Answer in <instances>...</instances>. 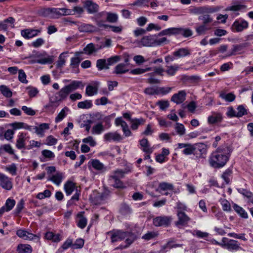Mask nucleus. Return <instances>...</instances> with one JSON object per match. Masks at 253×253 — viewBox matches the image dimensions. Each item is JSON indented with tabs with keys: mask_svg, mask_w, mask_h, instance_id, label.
Masks as SVG:
<instances>
[{
	"mask_svg": "<svg viewBox=\"0 0 253 253\" xmlns=\"http://www.w3.org/2000/svg\"><path fill=\"white\" fill-rule=\"evenodd\" d=\"M194 155H198L199 157H202L203 154L206 153V146L204 144H199L194 145Z\"/></svg>",
	"mask_w": 253,
	"mask_h": 253,
	"instance_id": "obj_31",
	"label": "nucleus"
},
{
	"mask_svg": "<svg viewBox=\"0 0 253 253\" xmlns=\"http://www.w3.org/2000/svg\"><path fill=\"white\" fill-rule=\"evenodd\" d=\"M247 46V43H243L240 44H235L231 50L230 52L228 54V56L235 55L237 54H241L242 53V50L244 48Z\"/></svg>",
	"mask_w": 253,
	"mask_h": 253,
	"instance_id": "obj_23",
	"label": "nucleus"
},
{
	"mask_svg": "<svg viewBox=\"0 0 253 253\" xmlns=\"http://www.w3.org/2000/svg\"><path fill=\"white\" fill-rule=\"evenodd\" d=\"M75 184L71 181H67L64 184V188L67 196L70 195L74 191Z\"/></svg>",
	"mask_w": 253,
	"mask_h": 253,
	"instance_id": "obj_32",
	"label": "nucleus"
},
{
	"mask_svg": "<svg viewBox=\"0 0 253 253\" xmlns=\"http://www.w3.org/2000/svg\"><path fill=\"white\" fill-rule=\"evenodd\" d=\"M42 155L45 159L48 160H52L55 157V155L51 151L44 149L42 151Z\"/></svg>",
	"mask_w": 253,
	"mask_h": 253,
	"instance_id": "obj_53",
	"label": "nucleus"
},
{
	"mask_svg": "<svg viewBox=\"0 0 253 253\" xmlns=\"http://www.w3.org/2000/svg\"><path fill=\"white\" fill-rule=\"evenodd\" d=\"M159 188L163 191L165 190H171L173 189V186L172 184L163 182H161L159 184Z\"/></svg>",
	"mask_w": 253,
	"mask_h": 253,
	"instance_id": "obj_54",
	"label": "nucleus"
},
{
	"mask_svg": "<svg viewBox=\"0 0 253 253\" xmlns=\"http://www.w3.org/2000/svg\"><path fill=\"white\" fill-rule=\"evenodd\" d=\"M232 150L228 146H221L216 148L209 158L210 166L215 169L224 167L229 161Z\"/></svg>",
	"mask_w": 253,
	"mask_h": 253,
	"instance_id": "obj_1",
	"label": "nucleus"
},
{
	"mask_svg": "<svg viewBox=\"0 0 253 253\" xmlns=\"http://www.w3.org/2000/svg\"><path fill=\"white\" fill-rule=\"evenodd\" d=\"M0 90L1 93L6 97H10L12 95V93L9 88L4 85L0 86Z\"/></svg>",
	"mask_w": 253,
	"mask_h": 253,
	"instance_id": "obj_55",
	"label": "nucleus"
},
{
	"mask_svg": "<svg viewBox=\"0 0 253 253\" xmlns=\"http://www.w3.org/2000/svg\"><path fill=\"white\" fill-rule=\"evenodd\" d=\"M71 247L73 249V240L72 239L68 238L63 243L61 248L59 250L62 249L65 250L68 249L69 248Z\"/></svg>",
	"mask_w": 253,
	"mask_h": 253,
	"instance_id": "obj_58",
	"label": "nucleus"
},
{
	"mask_svg": "<svg viewBox=\"0 0 253 253\" xmlns=\"http://www.w3.org/2000/svg\"><path fill=\"white\" fill-rule=\"evenodd\" d=\"M40 32L41 30H40L27 29L22 30L21 34L25 39H29L37 36Z\"/></svg>",
	"mask_w": 253,
	"mask_h": 253,
	"instance_id": "obj_20",
	"label": "nucleus"
},
{
	"mask_svg": "<svg viewBox=\"0 0 253 253\" xmlns=\"http://www.w3.org/2000/svg\"><path fill=\"white\" fill-rule=\"evenodd\" d=\"M66 110H68V108L66 107L62 109L61 111L59 113V114L55 119V122L56 123H59L62 121L63 119L66 116L67 114L65 112Z\"/></svg>",
	"mask_w": 253,
	"mask_h": 253,
	"instance_id": "obj_52",
	"label": "nucleus"
},
{
	"mask_svg": "<svg viewBox=\"0 0 253 253\" xmlns=\"http://www.w3.org/2000/svg\"><path fill=\"white\" fill-rule=\"evenodd\" d=\"M232 169L228 168L226 169L221 175V178L224 180L226 184H228L230 183L232 178Z\"/></svg>",
	"mask_w": 253,
	"mask_h": 253,
	"instance_id": "obj_30",
	"label": "nucleus"
},
{
	"mask_svg": "<svg viewBox=\"0 0 253 253\" xmlns=\"http://www.w3.org/2000/svg\"><path fill=\"white\" fill-rule=\"evenodd\" d=\"M92 106V101L90 100H85L84 101L79 102L78 104V107L80 109H89Z\"/></svg>",
	"mask_w": 253,
	"mask_h": 253,
	"instance_id": "obj_50",
	"label": "nucleus"
},
{
	"mask_svg": "<svg viewBox=\"0 0 253 253\" xmlns=\"http://www.w3.org/2000/svg\"><path fill=\"white\" fill-rule=\"evenodd\" d=\"M177 220L175 222V225L179 228L187 226L191 218L185 212H177Z\"/></svg>",
	"mask_w": 253,
	"mask_h": 253,
	"instance_id": "obj_8",
	"label": "nucleus"
},
{
	"mask_svg": "<svg viewBox=\"0 0 253 253\" xmlns=\"http://www.w3.org/2000/svg\"><path fill=\"white\" fill-rule=\"evenodd\" d=\"M194 145L189 144L188 146L182 150V153L185 155H194Z\"/></svg>",
	"mask_w": 253,
	"mask_h": 253,
	"instance_id": "obj_62",
	"label": "nucleus"
},
{
	"mask_svg": "<svg viewBox=\"0 0 253 253\" xmlns=\"http://www.w3.org/2000/svg\"><path fill=\"white\" fill-rule=\"evenodd\" d=\"M219 96L226 101L229 102L234 101L236 98V95L233 92L228 93L222 92L220 94Z\"/></svg>",
	"mask_w": 253,
	"mask_h": 253,
	"instance_id": "obj_40",
	"label": "nucleus"
},
{
	"mask_svg": "<svg viewBox=\"0 0 253 253\" xmlns=\"http://www.w3.org/2000/svg\"><path fill=\"white\" fill-rule=\"evenodd\" d=\"M204 7H193L189 9L190 13L194 14H202L205 12Z\"/></svg>",
	"mask_w": 253,
	"mask_h": 253,
	"instance_id": "obj_61",
	"label": "nucleus"
},
{
	"mask_svg": "<svg viewBox=\"0 0 253 253\" xmlns=\"http://www.w3.org/2000/svg\"><path fill=\"white\" fill-rule=\"evenodd\" d=\"M176 36V27H171L166 29L159 32L157 36L161 37L163 36Z\"/></svg>",
	"mask_w": 253,
	"mask_h": 253,
	"instance_id": "obj_28",
	"label": "nucleus"
},
{
	"mask_svg": "<svg viewBox=\"0 0 253 253\" xmlns=\"http://www.w3.org/2000/svg\"><path fill=\"white\" fill-rule=\"evenodd\" d=\"M173 55L177 58H179L190 55V51L187 48H181L174 51Z\"/></svg>",
	"mask_w": 253,
	"mask_h": 253,
	"instance_id": "obj_26",
	"label": "nucleus"
},
{
	"mask_svg": "<svg viewBox=\"0 0 253 253\" xmlns=\"http://www.w3.org/2000/svg\"><path fill=\"white\" fill-rule=\"evenodd\" d=\"M96 67L99 71L109 69V67L107 65L106 60L105 59H98L96 61Z\"/></svg>",
	"mask_w": 253,
	"mask_h": 253,
	"instance_id": "obj_45",
	"label": "nucleus"
},
{
	"mask_svg": "<svg viewBox=\"0 0 253 253\" xmlns=\"http://www.w3.org/2000/svg\"><path fill=\"white\" fill-rule=\"evenodd\" d=\"M210 27H208L205 25H202L196 28V32L198 35H204L206 31L210 30Z\"/></svg>",
	"mask_w": 253,
	"mask_h": 253,
	"instance_id": "obj_57",
	"label": "nucleus"
},
{
	"mask_svg": "<svg viewBox=\"0 0 253 253\" xmlns=\"http://www.w3.org/2000/svg\"><path fill=\"white\" fill-rule=\"evenodd\" d=\"M97 26L104 30H107L108 28H110L112 32L115 33H121L123 30V26L121 25L116 26L105 23H102L99 21L97 22Z\"/></svg>",
	"mask_w": 253,
	"mask_h": 253,
	"instance_id": "obj_16",
	"label": "nucleus"
},
{
	"mask_svg": "<svg viewBox=\"0 0 253 253\" xmlns=\"http://www.w3.org/2000/svg\"><path fill=\"white\" fill-rule=\"evenodd\" d=\"M172 217L168 216H159L153 219V223L156 227H168L170 225Z\"/></svg>",
	"mask_w": 253,
	"mask_h": 253,
	"instance_id": "obj_10",
	"label": "nucleus"
},
{
	"mask_svg": "<svg viewBox=\"0 0 253 253\" xmlns=\"http://www.w3.org/2000/svg\"><path fill=\"white\" fill-rule=\"evenodd\" d=\"M223 120V116L221 113L212 112L211 115L208 118V122L210 125L221 123Z\"/></svg>",
	"mask_w": 253,
	"mask_h": 253,
	"instance_id": "obj_17",
	"label": "nucleus"
},
{
	"mask_svg": "<svg viewBox=\"0 0 253 253\" xmlns=\"http://www.w3.org/2000/svg\"><path fill=\"white\" fill-rule=\"evenodd\" d=\"M94 84H96V86L88 85L86 86L85 93L87 95L91 96L97 94L98 90L97 85L99 83V82H96Z\"/></svg>",
	"mask_w": 253,
	"mask_h": 253,
	"instance_id": "obj_33",
	"label": "nucleus"
},
{
	"mask_svg": "<svg viewBox=\"0 0 253 253\" xmlns=\"http://www.w3.org/2000/svg\"><path fill=\"white\" fill-rule=\"evenodd\" d=\"M26 133L20 132L17 136L16 143V147L18 149L25 148V141L26 139Z\"/></svg>",
	"mask_w": 253,
	"mask_h": 253,
	"instance_id": "obj_22",
	"label": "nucleus"
},
{
	"mask_svg": "<svg viewBox=\"0 0 253 253\" xmlns=\"http://www.w3.org/2000/svg\"><path fill=\"white\" fill-rule=\"evenodd\" d=\"M6 152L10 155H14V150L10 144H4L0 147V154Z\"/></svg>",
	"mask_w": 253,
	"mask_h": 253,
	"instance_id": "obj_48",
	"label": "nucleus"
},
{
	"mask_svg": "<svg viewBox=\"0 0 253 253\" xmlns=\"http://www.w3.org/2000/svg\"><path fill=\"white\" fill-rule=\"evenodd\" d=\"M38 13L41 16L50 18V7L41 8L38 10Z\"/></svg>",
	"mask_w": 253,
	"mask_h": 253,
	"instance_id": "obj_51",
	"label": "nucleus"
},
{
	"mask_svg": "<svg viewBox=\"0 0 253 253\" xmlns=\"http://www.w3.org/2000/svg\"><path fill=\"white\" fill-rule=\"evenodd\" d=\"M16 235L19 238L24 240H32L37 237V236L23 229H18L16 231Z\"/></svg>",
	"mask_w": 253,
	"mask_h": 253,
	"instance_id": "obj_19",
	"label": "nucleus"
},
{
	"mask_svg": "<svg viewBox=\"0 0 253 253\" xmlns=\"http://www.w3.org/2000/svg\"><path fill=\"white\" fill-rule=\"evenodd\" d=\"M67 21L69 22L71 25L72 24L77 25L78 26L79 31L81 32L92 33L97 31V28L92 24L85 23H82L80 24L79 22L72 21L70 20H67Z\"/></svg>",
	"mask_w": 253,
	"mask_h": 253,
	"instance_id": "obj_9",
	"label": "nucleus"
},
{
	"mask_svg": "<svg viewBox=\"0 0 253 253\" xmlns=\"http://www.w3.org/2000/svg\"><path fill=\"white\" fill-rule=\"evenodd\" d=\"M186 93L185 90H180L174 94L171 97V101L176 104L182 103L186 99Z\"/></svg>",
	"mask_w": 253,
	"mask_h": 253,
	"instance_id": "obj_14",
	"label": "nucleus"
},
{
	"mask_svg": "<svg viewBox=\"0 0 253 253\" xmlns=\"http://www.w3.org/2000/svg\"><path fill=\"white\" fill-rule=\"evenodd\" d=\"M118 15L117 13L106 11L96 13L94 17V20L97 25L98 21L102 23H105V22L115 23L118 22Z\"/></svg>",
	"mask_w": 253,
	"mask_h": 253,
	"instance_id": "obj_4",
	"label": "nucleus"
},
{
	"mask_svg": "<svg viewBox=\"0 0 253 253\" xmlns=\"http://www.w3.org/2000/svg\"><path fill=\"white\" fill-rule=\"evenodd\" d=\"M71 13V10L65 8H50L51 18H58L63 15H70Z\"/></svg>",
	"mask_w": 253,
	"mask_h": 253,
	"instance_id": "obj_12",
	"label": "nucleus"
},
{
	"mask_svg": "<svg viewBox=\"0 0 253 253\" xmlns=\"http://www.w3.org/2000/svg\"><path fill=\"white\" fill-rule=\"evenodd\" d=\"M128 234L127 235L126 237V239L125 243L126 244V245L123 246L121 245L120 248V249H125L129 247L135 240V236L132 232H128Z\"/></svg>",
	"mask_w": 253,
	"mask_h": 253,
	"instance_id": "obj_34",
	"label": "nucleus"
},
{
	"mask_svg": "<svg viewBox=\"0 0 253 253\" xmlns=\"http://www.w3.org/2000/svg\"><path fill=\"white\" fill-rule=\"evenodd\" d=\"M63 176L61 173H57L48 179V180L52 181L57 185H59L62 180Z\"/></svg>",
	"mask_w": 253,
	"mask_h": 253,
	"instance_id": "obj_44",
	"label": "nucleus"
},
{
	"mask_svg": "<svg viewBox=\"0 0 253 253\" xmlns=\"http://www.w3.org/2000/svg\"><path fill=\"white\" fill-rule=\"evenodd\" d=\"M120 60V57L118 55H115L114 56H112L109 58H108L106 60L107 65L109 67L110 66H111L116 63L119 61Z\"/></svg>",
	"mask_w": 253,
	"mask_h": 253,
	"instance_id": "obj_64",
	"label": "nucleus"
},
{
	"mask_svg": "<svg viewBox=\"0 0 253 253\" xmlns=\"http://www.w3.org/2000/svg\"><path fill=\"white\" fill-rule=\"evenodd\" d=\"M0 186L6 190H10L12 188L11 179L3 173H0Z\"/></svg>",
	"mask_w": 253,
	"mask_h": 253,
	"instance_id": "obj_13",
	"label": "nucleus"
},
{
	"mask_svg": "<svg viewBox=\"0 0 253 253\" xmlns=\"http://www.w3.org/2000/svg\"><path fill=\"white\" fill-rule=\"evenodd\" d=\"M153 70V68L150 67H147L145 68H138L131 70L129 73L132 75H140L148 71H151Z\"/></svg>",
	"mask_w": 253,
	"mask_h": 253,
	"instance_id": "obj_41",
	"label": "nucleus"
},
{
	"mask_svg": "<svg viewBox=\"0 0 253 253\" xmlns=\"http://www.w3.org/2000/svg\"><path fill=\"white\" fill-rule=\"evenodd\" d=\"M77 217L79 218L77 222V226L81 229L84 228L87 224V218L83 215L82 212L79 213L77 214Z\"/></svg>",
	"mask_w": 253,
	"mask_h": 253,
	"instance_id": "obj_38",
	"label": "nucleus"
},
{
	"mask_svg": "<svg viewBox=\"0 0 253 253\" xmlns=\"http://www.w3.org/2000/svg\"><path fill=\"white\" fill-rule=\"evenodd\" d=\"M218 244L222 248L231 252L237 251L242 249L240 247V244L237 241L229 239L225 237L222 239L221 244Z\"/></svg>",
	"mask_w": 253,
	"mask_h": 253,
	"instance_id": "obj_5",
	"label": "nucleus"
},
{
	"mask_svg": "<svg viewBox=\"0 0 253 253\" xmlns=\"http://www.w3.org/2000/svg\"><path fill=\"white\" fill-rule=\"evenodd\" d=\"M129 70L126 68V65L124 63H120L117 65L113 72L116 74H122L128 72Z\"/></svg>",
	"mask_w": 253,
	"mask_h": 253,
	"instance_id": "obj_37",
	"label": "nucleus"
},
{
	"mask_svg": "<svg viewBox=\"0 0 253 253\" xmlns=\"http://www.w3.org/2000/svg\"><path fill=\"white\" fill-rule=\"evenodd\" d=\"M178 69L179 66L176 64L171 66H167V69L166 70L165 72L168 75L172 76L175 74Z\"/></svg>",
	"mask_w": 253,
	"mask_h": 253,
	"instance_id": "obj_47",
	"label": "nucleus"
},
{
	"mask_svg": "<svg viewBox=\"0 0 253 253\" xmlns=\"http://www.w3.org/2000/svg\"><path fill=\"white\" fill-rule=\"evenodd\" d=\"M157 35H149L143 37L140 41L141 44L145 46H155V38Z\"/></svg>",
	"mask_w": 253,
	"mask_h": 253,
	"instance_id": "obj_15",
	"label": "nucleus"
},
{
	"mask_svg": "<svg viewBox=\"0 0 253 253\" xmlns=\"http://www.w3.org/2000/svg\"><path fill=\"white\" fill-rule=\"evenodd\" d=\"M82 84L81 81H73L71 84L64 86L57 93L58 96L55 97V102L62 101L66 99L71 92L79 88Z\"/></svg>",
	"mask_w": 253,
	"mask_h": 253,
	"instance_id": "obj_3",
	"label": "nucleus"
},
{
	"mask_svg": "<svg viewBox=\"0 0 253 253\" xmlns=\"http://www.w3.org/2000/svg\"><path fill=\"white\" fill-rule=\"evenodd\" d=\"M145 122V120L142 118H133L132 120H131L130 127L133 130H136L140 126L144 125Z\"/></svg>",
	"mask_w": 253,
	"mask_h": 253,
	"instance_id": "obj_24",
	"label": "nucleus"
},
{
	"mask_svg": "<svg viewBox=\"0 0 253 253\" xmlns=\"http://www.w3.org/2000/svg\"><path fill=\"white\" fill-rule=\"evenodd\" d=\"M234 211L242 218H248V215L245 210L241 207L236 204H234L233 206Z\"/></svg>",
	"mask_w": 253,
	"mask_h": 253,
	"instance_id": "obj_35",
	"label": "nucleus"
},
{
	"mask_svg": "<svg viewBox=\"0 0 253 253\" xmlns=\"http://www.w3.org/2000/svg\"><path fill=\"white\" fill-rule=\"evenodd\" d=\"M130 172L129 168H126L124 169H117L114 170L109 176V181L112 183L111 186L117 189H125L126 186L124 182L121 180L126 174Z\"/></svg>",
	"mask_w": 253,
	"mask_h": 253,
	"instance_id": "obj_2",
	"label": "nucleus"
},
{
	"mask_svg": "<svg viewBox=\"0 0 253 253\" xmlns=\"http://www.w3.org/2000/svg\"><path fill=\"white\" fill-rule=\"evenodd\" d=\"M15 205V201L13 199L8 198L6 200L4 206L0 209V215H2L5 211H11Z\"/></svg>",
	"mask_w": 253,
	"mask_h": 253,
	"instance_id": "obj_21",
	"label": "nucleus"
},
{
	"mask_svg": "<svg viewBox=\"0 0 253 253\" xmlns=\"http://www.w3.org/2000/svg\"><path fill=\"white\" fill-rule=\"evenodd\" d=\"M248 27V22L243 18L236 19L231 26L232 30L234 32H241Z\"/></svg>",
	"mask_w": 253,
	"mask_h": 253,
	"instance_id": "obj_7",
	"label": "nucleus"
},
{
	"mask_svg": "<svg viewBox=\"0 0 253 253\" xmlns=\"http://www.w3.org/2000/svg\"><path fill=\"white\" fill-rule=\"evenodd\" d=\"M128 234V231H124L121 230H113L107 232V234L111 236L112 243L124 240Z\"/></svg>",
	"mask_w": 253,
	"mask_h": 253,
	"instance_id": "obj_6",
	"label": "nucleus"
},
{
	"mask_svg": "<svg viewBox=\"0 0 253 253\" xmlns=\"http://www.w3.org/2000/svg\"><path fill=\"white\" fill-rule=\"evenodd\" d=\"M104 130L103 126L102 123H99L94 125L91 129V133L93 134H100Z\"/></svg>",
	"mask_w": 253,
	"mask_h": 253,
	"instance_id": "obj_46",
	"label": "nucleus"
},
{
	"mask_svg": "<svg viewBox=\"0 0 253 253\" xmlns=\"http://www.w3.org/2000/svg\"><path fill=\"white\" fill-rule=\"evenodd\" d=\"M98 49V47L96 48L93 43H90L87 44L84 48V51L87 55H91L93 52H96Z\"/></svg>",
	"mask_w": 253,
	"mask_h": 253,
	"instance_id": "obj_43",
	"label": "nucleus"
},
{
	"mask_svg": "<svg viewBox=\"0 0 253 253\" xmlns=\"http://www.w3.org/2000/svg\"><path fill=\"white\" fill-rule=\"evenodd\" d=\"M83 6L88 14H93L98 13L99 6L92 0H85L83 2Z\"/></svg>",
	"mask_w": 253,
	"mask_h": 253,
	"instance_id": "obj_11",
	"label": "nucleus"
},
{
	"mask_svg": "<svg viewBox=\"0 0 253 253\" xmlns=\"http://www.w3.org/2000/svg\"><path fill=\"white\" fill-rule=\"evenodd\" d=\"M174 129L178 135L182 136L185 134L186 129L184 125L182 124L176 123Z\"/></svg>",
	"mask_w": 253,
	"mask_h": 253,
	"instance_id": "obj_49",
	"label": "nucleus"
},
{
	"mask_svg": "<svg viewBox=\"0 0 253 253\" xmlns=\"http://www.w3.org/2000/svg\"><path fill=\"white\" fill-rule=\"evenodd\" d=\"M15 21V20L14 18L12 17H9L8 18L4 19L3 21L0 22V24L6 26V28L5 29H2V30L6 31L9 26L11 28H14Z\"/></svg>",
	"mask_w": 253,
	"mask_h": 253,
	"instance_id": "obj_39",
	"label": "nucleus"
},
{
	"mask_svg": "<svg viewBox=\"0 0 253 253\" xmlns=\"http://www.w3.org/2000/svg\"><path fill=\"white\" fill-rule=\"evenodd\" d=\"M80 62L81 60L79 57H74L71 58L70 66L72 69V73H78L79 72V65Z\"/></svg>",
	"mask_w": 253,
	"mask_h": 253,
	"instance_id": "obj_27",
	"label": "nucleus"
},
{
	"mask_svg": "<svg viewBox=\"0 0 253 253\" xmlns=\"http://www.w3.org/2000/svg\"><path fill=\"white\" fill-rule=\"evenodd\" d=\"M193 35V31L189 28L176 27V35H181L184 38H188Z\"/></svg>",
	"mask_w": 253,
	"mask_h": 253,
	"instance_id": "obj_25",
	"label": "nucleus"
},
{
	"mask_svg": "<svg viewBox=\"0 0 253 253\" xmlns=\"http://www.w3.org/2000/svg\"><path fill=\"white\" fill-rule=\"evenodd\" d=\"M92 167L96 170L105 171L106 168L104 165L101 163L98 160H93L91 162Z\"/></svg>",
	"mask_w": 253,
	"mask_h": 253,
	"instance_id": "obj_42",
	"label": "nucleus"
},
{
	"mask_svg": "<svg viewBox=\"0 0 253 253\" xmlns=\"http://www.w3.org/2000/svg\"><path fill=\"white\" fill-rule=\"evenodd\" d=\"M120 210L121 213L124 215L129 214L132 212L130 207L126 204L122 205Z\"/></svg>",
	"mask_w": 253,
	"mask_h": 253,
	"instance_id": "obj_60",
	"label": "nucleus"
},
{
	"mask_svg": "<svg viewBox=\"0 0 253 253\" xmlns=\"http://www.w3.org/2000/svg\"><path fill=\"white\" fill-rule=\"evenodd\" d=\"M104 140L107 142L113 141H120L123 139V137L120 134L117 132H108L104 135Z\"/></svg>",
	"mask_w": 253,
	"mask_h": 253,
	"instance_id": "obj_18",
	"label": "nucleus"
},
{
	"mask_svg": "<svg viewBox=\"0 0 253 253\" xmlns=\"http://www.w3.org/2000/svg\"><path fill=\"white\" fill-rule=\"evenodd\" d=\"M237 118H240L243 117L244 115H247L248 114V111L245 108L244 105H239L237 108Z\"/></svg>",
	"mask_w": 253,
	"mask_h": 253,
	"instance_id": "obj_56",
	"label": "nucleus"
},
{
	"mask_svg": "<svg viewBox=\"0 0 253 253\" xmlns=\"http://www.w3.org/2000/svg\"><path fill=\"white\" fill-rule=\"evenodd\" d=\"M222 210L225 211H230L231 210L230 203L226 199H222L220 201Z\"/></svg>",
	"mask_w": 253,
	"mask_h": 253,
	"instance_id": "obj_63",
	"label": "nucleus"
},
{
	"mask_svg": "<svg viewBox=\"0 0 253 253\" xmlns=\"http://www.w3.org/2000/svg\"><path fill=\"white\" fill-rule=\"evenodd\" d=\"M51 194V193L50 191L49 190L46 189L43 192L38 193L36 196V198L42 200L45 198H49V197H50Z\"/></svg>",
	"mask_w": 253,
	"mask_h": 253,
	"instance_id": "obj_59",
	"label": "nucleus"
},
{
	"mask_svg": "<svg viewBox=\"0 0 253 253\" xmlns=\"http://www.w3.org/2000/svg\"><path fill=\"white\" fill-rule=\"evenodd\" d=\"M140 144L143 152L151 154L152 153V149L150 148L148 140L147 138H143L140 140Z\"/></svg>",
	"mask_w": 253,
	"mask_h": 253,
	"instance_id": "obj_29",
	"label": "nucleus"
},
{
	"mask_svg": "<svg viewBox=\"0 0 253 253\" xmlns=\"http://www.w3.org/2000/svg\"><path fill=\"white\" fill-rule=\"evenodd\" d=\"M18 253H31L32 249L30 245L27 244H19L17 248Z\"/></svg>",
	"mask_w": 253,
	"mask_h": 253,
	"instance_id": "obj_36",
	"label": "nucleus"
}]
</instances>
